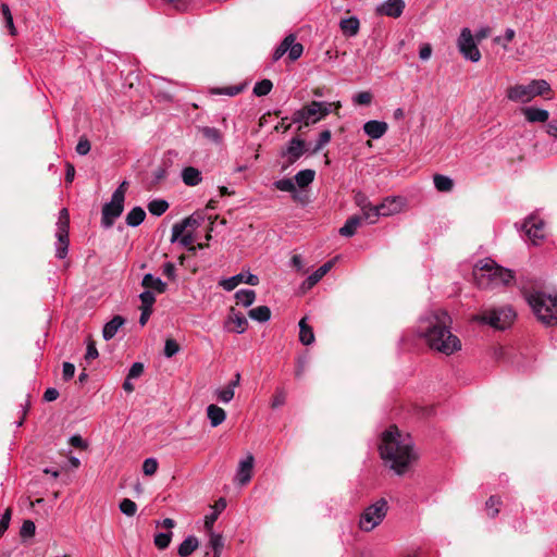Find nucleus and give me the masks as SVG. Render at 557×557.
Masks as SVG:
<instances>
[{
  "instance_id": "nucleus-1",
  "label": "nucleus",
  "mask_w": 557,
  "mask_h": 557,
  "mask_svg": "<svg viewBox=\"0 0 557 557\" xmlns=\"http://www.w3.org/2000/svg\"><path fill=\"white\" fill-rule=\"evenodd\" d=\"M450 324L451 319L446 311H432L419 319L417 333L431 349L449 356L461 349V342L451 333Z\"/></svg>"
},
{
  "instance_id": "nucleus-2",
  "label": "nucleus",
  "mask_w": 557,
  "mask_h": 557,
  "mask_svg": "<svg viewBox=\"0 0 557 557\" xmlns=\"http://www.w3.org/2000/svg\"><path fill=\"white\" fill-rule=\"evenodd\" d=\"M381 458L397 474H403L417 459L413 441L409 434L401 433L396 425L389 426L383 434L380 444Z\"/></svg>"
},
{
  "instance_id": "nucleus-3",
  "label": "nucleus",
  "mask_w": 557,
  "mask_h": 557,
  "mask_svg": "<svg viewBox=\"0 0 557 557\" xmlns=\"http://www.w3.org/2000/svg\"><path fill=\"white\" fill-rule=\"evenodd\" d=\"M473 275L481 288L508 286L515 278L510 270L499 267L491 259L480 260L474 268Z\"/></svg>"
},
{
  "instance_id": "nucleus-4",
  "label": "nucleus",
  "mask_w": 557,
  "mask_h": 557,
  "mask_svg": "<svg viewBox=\"0 0 557 557\" xmlns=\"http://www.w3.org/2000/svg\"><path fill=\"white\" fill-rule=\"evenodd\" d=\"M525 299L543 324L546 326L557 324V295H548L536 290L528 293Z\"/></svg>"
},
{
  "instance_id": "nucleus-5",
  "label": "nucleus",
  "mask_w": 557,
  "mask_h": 557,
  "mask_svg": "<svg viewBox=\"0 0 557 557\" xmlns=\"http://www.w3.org/2000/svg\"><path fill=\"white\" fill-rule=\"evenodd\" d=\"M332 103L325 101H312L310 104L296 110L292 115L293 123L309 126L330 114Z\"/></svg>"
},
{
  "instance_id": "nucleus-6",
  "label": "nucleus",
  "mask_w": 557,
  "mask_h": 557,
  "mask_svg": "<svg viewBox=\"0 0 557 557\" xmlns=\"http://www.w3.org/2000/svg\"><path fill=\"white\" fill-rule=\"evenodd\" d=\"M126 182H123L112 194L110 202L102 207L101 225L110 228L115 220L122 214L125 200Z\"/></svg>"
},
{
  "instance_id": "nucleus-7",
  "label": "nucleus",
  "mask_w": 557,
  "mask_h": 557,
  "mask_svg": "<svg viewBox=\"0 0 557 557\" xmlns=\"http://www.w3.org/2000/svg\"><path fill=\"white\" fill-rule=\"evenodd\" d=\"M516 318V312L510 307H500L486 310L475 317V320L488 324L497 330H506Z\"/></svg>"
},
{
  "instance_id": "nucleus-8",
  "label": "nucleus",
  "mask_w": 557,
  "mask_h": 557,
  "mask_svg": "<svg viewBox=\"0 0 557 557\" xmlns=\"http://www.w3.org/2000/svg\"><path fill=\"white\" fill-rule=\"evenodd\" d=\"M387 510L388 504L386 499L380 498L363 510L360 516L359 528L364 532L372 531L384 520Z\"/></svg>"
},
{
  "instance_id": "nucleus-9",
  "label": "nucleus",
  "mask_w": 557,
  "mask_h": 557,
  "mask_svg": "<svg viewBox=\"0 0 557 557\" xmlns=\"http://www.w3.org/2000/svg\"><path fill=\"white\" fill-rule=\"evenodd\" d=\"M70 215L67 209L63 208L59 212L57 222V243H55V257L64 259L67 255L70 239H69Z\"/></svg>"
},
{
  "instance_id": "nucleus-10",
  "label": "nucleus",
  "mask_w": 557,
  "mask_h": 557,
  "mask_svg": "<svg viewBox=\"0 0 557 557\" xmlns=\"http://www.w3.org/2000/svg\"><path fill=\"white\" fill-rule=\"evenodd\" d=\"M457 47L461 55L471 62H479L481 52L478 48V41L474 39L470 28L465 27L461 29L457 39Z\"/></svg>"
},
{
  "instance_id": "nucleus-11",
  "label": "nucleus",
  "mask_w": 557,
  "mask_h": 557,
  "mask_svg": "<svg viewBox=\"0 0 557 557\" xmlns=\"http://www.w3.org/2000/svg\"><path fill=\"white\" fill-rule=\"evenodd\" d=\"M302 52H304V46L300 42H296V36L294 34H289L276 47L272 59H273V61H277L285 53H287L288 59L292 62H294L301 57Z\"/></svg>"
},
{
  "instance_id": "nucleus-12",
  "label": "nucleus",
  "mask_w": 557,
  "mask_h": 557,
  "mask_svg": "<svg viewBox=\"0 0 557 557\" xmlns=\"http://www.w3.org/2000/svg\"><path fill=\"white\" fill-rule=\"evenodd\" d=\"M522 230L534 245H537L545 237V223L536 215L527 218L522 224Z\"/></svg>"
},
{
  "instance_id": "nucleus-13",
  "label": "nucleus",
  "mask_w": 557,
  "mask_h": 557,
  "mask_svg": "<svg viewBox=\"0 0 557 557\" xmlns=\"http://www.w3.org/2000/svg\"><path fill=\"white\" fill-rule=\"evenodd\" d=\"M305 152H306L305 140H302L298 137L292 138L289 140L287 147L285 149H283L281 152V157L286 158V165L284 166V169H286L287 166L295 163L298 159H300L304 156Z\"/></svg>"
},
{
  "instance_id": "nucleus-14",
  "label": "nucleus",
  "mask_w": 557,
  "mask_h": 557,
  "mask_svg": "<svg viewBox=\"0 0 557 557\" xmlns=\"http://www.w3.org/2000/svg\"><path fill=\"white\" fill-rule=\"evenodd\" d=\"M534 87L532 82H530L528 85H515L510 87L507 90V97L511 101L517 102H529L534 97H536V94L534 92Z\"/></svg>"
},
{
  "instance_id": "nucleus-15",
  "label": "nucleus",
  "mask_w": 557,
  "mask_h": 557,
  "mask_svg": "<svg viewBox=\"0 0 557 557\" xmlns=\"http://www.w3.org/2000/svg\"><path fill=\"white\" fill-rule=\"evenodd\" d=\"M394 210L387 208L386 203L383 202L379 206H362V218L363 222H368L369 224H373L377 221L379 216H386L393 214Z\"/></svg>"
},
{
  "instance_id": "nucleus-16",
  "label": "nucleus",
  "mask_w": 557,
  "mask_h": 557,
  "mask_svg": "<svg viewBox=\"0 0 557 557\" xmlns=\"http://www.w3.org/2000/svg\"><path fill=\"white\" fill-rule=\"evenodd\" d=\"M245 283L251 286L259 284V277L255 274L238 273L221 281L220 285L227 292L235 289L239 284Z\"/></svg>"
},
{
  "instance_id": "nucleus-17",
  "label": "nucleus",
  "mask_w": 557,
  "mask_h": 557,
  "mask_svg": "<svg viewBox=\"0 0 557 557\" xmlns=\"http://www.w3.org/2000/svg\"><path fill=\"white\" fill-rule=\"evenodd\" d=\"M255 458L251 454L247 455V457L239 461L238 468L235 475V481L240 485H246L252 476Z\"/></svg>"
},
{
  "instance_id": "nucleus-18",
  "label": "nucleus",
  "mask_w": 557,
  "mask_h": 557,
  "mask_svg": "<svg viewBox=\"0 0 557 557\" xmlns=\"http://www.w3.org/2000/svg\"><path fill=\"white\" fill-rule=\"evenodd\" d=\"M405 5L404 0H386L376 8V12L380 15L397 18L403 14Z\"/></svg>"
},
{
  "instance_id": "nucleus-19",
  "label": "nucleus",
  "mask_w": 557,
  "mask_h": 557,
  "mask_svg": "<svg viewBox=\"0 0 557 557\" xmlns=\"http://www.w3.org/2000/svg\"><path fill=\"white\" fill-rule=\"evenodd\" d=\"M388 125L384 121L370 120L364 123L363 132L372 139H379L385 135Z\"/></svg>"
},
{
  "instance_id": "nucleus-20",
  "label": "nucleus",
  "mask_w": 557,
  "mask_h": 557,
  "mask_svg": "<svg viewBox=\"0 0 557 557\" xmlns=\"http://www.w3.org/2000/svg\"><path fill=\"white\" fill-rule=\"evenodd\" d=\"M200 225V220L190 215L188 218L183 219L181 222L175 223L172 226V236L171 243H175L180 236L185 232L187 227H198Z\"/></svg>"
},
{
  "instance_id": "nucleus-21",
  "label": "nucleus",
  "mask_w": 557,
  "mask_h": 557,
  "mask_svg": "<svg viewBox=\"0 0 557 557\" xmlns=\"http://www.w3.org/2000/svg\"><path fill=\"white\" fill-rule=\"evenodd\" d=\"M522 113L530 123H544L549 117V112L547 110L535 107L523 108Z\"/></svg>"
},
{
  "instance_id": "nucleus-22",
  "label": "nucleus",
  "mask_w": 557,
  "mask_h": 557,
  "mask_svg": "<svg viewBox=\"0 0 557 557\" xmlns=\"http://www.w3.org/2000/svg\"><path fill=\"white\" fill-rule=\"evenodd\" d=\"M125 323V319L121 315H114L109 322H107L102 330V336L106 341L113 338L119 329Z\"/></svg>"
},
{
  "instance_id": "nucleus-23",
  "label": "nucleus",
  "mask_w": 557,
  "mask_h": 557,
  "mask_svg": "<svg viewBox=\"0 0 557 557\" xmlns=\"http://www.w3.org/2000/svg\"><path fill=\"white\" fill-rule=\"evenodd\" d=\"M207 417L212 428H216L222 424L226 419V412L218 405H209L207 407Z\"/></svg>"
},
{
  "instance_id": "nucleus-24",
  "label": "nucleus",
  "mask_w": 557,
  "mask_h": 557,
  "mask_svg": "<svg viewBox=\"0 0 557 557\" xmlns=\"http://www.w3.org/2000/svg\"><path fill=\"white\" fill-rule=\"evenodd\" d=\"M141 285L148 290H156L159 294H162L166 290V284L157 276H153L150 273L144 275Z\"/></svg>"
},
{
  "instance_id": "nucleus-25",
  "label": "nucleus",
  "mask_w": 557,
  "mask_h": 557,
  "mask_svg": "<svg viewBox=\"0 0 557 557\" xmlns=\"http://www.w3.org/2000/svg\"><path fill=\"white\" fill-rule=\"evenodd\" d=\"M197 129L205 139L214 145H221L223 143V134L219 128L211 126H197Z\"/></svg>"
},
{
  "instance_id": "nucleus-26",
  "label": "nucleus",
  "mask_w": 557,
  "mask_h": 557,
  "mask_svg": "<svg viewBox=\"0 0 557 557\" xmlns=\"http://www.w3.org/2000/svg\"><path fill=\"white\" fill-rule=\"evenodd\" d=\"M339 28L344 35H346L348 37H354L359 32L360 22H359L358 17H356V16L343 18L339 22Z\"/></svg>"
},
{
  "instance_id": "nucleus-27",
  "label": "nucleus",
  "mask_w": 557,
  "mask_h": 557,
  "mask_svg": "<svg viewBox=\"0 0 557 557\" xmlns=\"http://www.w3.org/2000/svg\"><path fill=\"white\" fill-rule=\"evenodd\" d=\"M182 180L187 186H197L202 181L201 172L194 166H187L182 171Z\"/></svg>"
},
{
  "instance_id": "nucleus-28",
  "label": "nucleus",
  "mask_w": 557,
  "mask_h": 557,
  "mask_svg": "<svg viewBox=\"0 0 557 557\" xmlns=\"http://www.w3.org/2000/svg\"><path fill=\"white\" fill-rule=\"evenodd\" d=\"M363 223L362 218L359 215H352L347 219L345 224L339 228V234L345 237H351L355 235L357 228Z\"/></svg>"
},
{
  "instance_id": "nucleus-29",
  "label": "nucleus",
  "mask_w": 557,
  "mask_h": 557,
  "mask_svg": "<svg viewBox=\"0 0 557 557\" xmlns=\"http://www.w3.org/2000/svg\"><path fill=\"white\" fill-rule=\"evenodd\" d=\"M334 264L335 259H332L318 268L311 275L308 276V286L312 287L315 285L324 275H326V273L333 268Z\"/></svg>"
},
{
  "instance_id": "nucleus-30",
  "label": "nucleus",
  "mask_w": 557,
  "mask_h": 557,
  "mask_svg": "<svg viewBox=\"0 0 557 557\" xmlns=\"http://www.w3.org/2000/svg\"><path fill=\"white\" fill-rule=\"evenodd\" d=\"M299 341L302 345H311L314 342V334L312 327L307 324L306 318L299 321Z\"/></svg>"
},
{
  "instance_id": "nucleus-31",
  "label": "nucleus",
  "mask_w": 557,
  "mask_h": 557,
  "mask_svg": "<svg viewBox=\"0 0 557 557\" xmlns=\"http://www.w3.org/2000/svg\"><path fill=\"white\" fill-rule=\"evenodd\" d=\"M198 544V539L189 535L180 544L177 553L181 557H187L197 549Z\"/></svg>"
},
{
  "instance_id": "nucleus-32",
  "label": "nucleus",
  "mask_w": 557,
  "mask_h": 557,
  "mask_svg": "<svg viewBox=\"0 0 557 557\" xmlns=\"http://www.w3.org/2000/svg\"><path fill=\"white\" fill-rule=\"evenodd\" d=\"M146 218V212L141 207H134L126 215V224L131 227L139 226Z\"/></svg>"
},
{
  "instance_id": "nucleus-33",
  "label": "nucleus",
  "mask_w": 557,
  "mask_h": 557,
  "mask_svg": "<svg viewBox=\"0 0 557 557\" xmlns=\"http://www.w3.org/2000/svg\"><path fill=\"white\" fill-rule=\"evenodd\" d=\"M434 186L438 191L448 193L454 187V181L442 174H435L433 177Z\"/></svg>"
},
{
  "instance_id": "nucleus-34",
  "label": "nucleus",
  "mask_w": 557,
  "mask_h": 557,
  "mask_svg": "<svg viewBox=\"0 0 557 557\" xmlns=\"http://www.w3.org/2000/svg\"><path fill=\"white\" fill-rule=\"evenodd\" d=\"M248 315L258 322H267L271 318V310L268 306H259L250 309Z\"/></svg>"
},
{
  "instance_id": "nucleus-35",
  "label": "nucleus",
  "mask_w": 557,
  "mask_h": 557,
  "mask_svg": "<svg viewBox=\"0 0 557 557\" xmlns=\"http://www.w3.org/2000/svg\"><path fill=\"white\" fill-rule=\"evenodd\" d=\"M315 176V172L310 169L301 170L295 175L296 184L300 187H307L310 185Z\"/></svg>"
},
{
  "instance_id": "nucleus-36",
  "label": "nucleus",
  "mask_w": 557,
  "mask_h": 557,
  "mask_svg": "<svg viewBox=\"0 0 557 557\" xmlns=\"http://www.w3.org/2000/svg\"><path fill=\"white\" fill-rule=\"evenodd\" d=\"M235 298L237 304L249 307L256 299V293L252 289H239L236 292Z\"/></svg>"
},
{
  "instance_id": "nucleus-37",
  "label": "nucleus",
  "mask_w": 557,
  "mask_h": 557,
  "mask_svg": "<svg viewBox=\"0 0 557 557\" xmlns=\"http://www.w3.org/2000/svg\"><path fill=\"white\" fill-rule=\"evenodd\" d=\"M230 322L234 324L233 331L237 334H242L246 331L248 321L242 313H235L232 310V315H230Z\"/></svg>"
},
{
  "instance_id": "nucleus-38",
  "label": "nucleus",
  "mask_w": 557,
  "mask_h": 557,
  "mask_svg": "<svg viewBox=\"0 0 557 557\" xmlns=\"http://www.w3.org/2000/svg\"><path fill=\"white\" fill-rule=\"evenodd\" d=\"M169 208V203L163 199H154L148 203V210L152 215L160 216Z\"/></svg>"
},
{
  "instance_id": "nucleus-39",
  "label": "nucleus",
  "mask_w": 557,
  "mask_h": 557,
  "mask_svg": "<svg viewBox=\"0 0 557 557\" xmlns=\"http://www.w3.org/2000/svg\"><path fill=\"white\" fill-rule=\"evenodd\" d=\"M209 546L214 555H221L224 547V539L221 534L210 532Z\"/></svg>"
},
{
  "instance_id": "nucleus-40",
  "label": "nucleus",
  "mask_w": 557,
  "mask_h": 557,
  "mask_svg": "<svg viewBox=\"0 0 557 557\" xmlns=\"http://www.w3.org/2000/svg\"><path fill=\"white\" fill-rule=\"evenodd\" d=\"M272 88H273L272 82L268 78H264L255 84L252 92L257 97H262V96H267L268 94H270Z\"/></svg>"
},
{
  "instance_id": "nucleus-41",
  "label": "nucleus",
  "mask_w": 557,
  "mask_h": 557,
  "mask_svg": "<svg viewBox=\"0 0 557 557\" xmlns=\"http://www.w3.org/2000/svg\"><path fill=\"white\" fill-rule=\"evenodd\" d=\"M172 535H173L172 532H160V533L156 534L154 540H153L154 545L159 549L168 548L171 543Z\"/></svg>"
},
{
  "instance_id": "nucleus-42",
  "label": "nucleus",
  "mask_w": 557,
  "mask_h": 557,
  "mask_svg": "<svg viewBox=\"0 0 557 557\" xmlns=\"http://www.w3.org/2000/svg\"><path fill=\"white\" fill-rule=\"evenodd\" d=\"M119 507L120 510L127 517H133L137 511V505L129 498L122 499Z\"/></svg>"
},
{
  "instance_id": "nucleus-43",
  "label": "nucleus",
  "mask_w": 557,
  "mask_h": 557,
  "mask_svg": "<svg viewBox=\"0 0 557 557\" xmlns=\"http://www.w3.org/2000/svg\"><path fill=\"white\" fill-rule=\"evenodd\" d=\"M1 13L4 18L5 26L9 28L11 35H15V27L13 23V17L10 11V8L8 4L2 3L1 4Z\"/></svg>"
},
{
  "instance_id": "nucleus-44",
  "label": "nucleus",
  "mask_w": 557,
  "mask_h": 557,
  "mask_svg": "<svg viewBox=\"0 0 557 557\" xmlns=\"http://www.w3.org/2000/svg\"><path fill=\"white\" fill-rule=\"evenodd\" d=\"M274 186L276 189L287 193H295L296 186L290 178H282L274 182Z\"/></svg>"
},
{
  "instance_id": "nucleus-45",
  "label": "nucleus",
  "mask_w": 557,
  "mask_h": 557,
  "mask_svg": "<svg viewBox=\"0 0 557 557\" xmlns=\"http://www.w3.org/2000/svg\"><path fill=\"white\" fill-rule=\"evenodd\" d=\"M178 351H180V345L177 344V342L173 338H168L165 341L164 350H163L164 356L166 358H172Z\"/></svg>"
},
{
  "instance_id": "nucleus-46",
  "label": "nucleus",
  "mask_w": 557,
  "mask_h": 557,
  "mask_svg": "<svg viewBox=\"0 0 557 557\" xmlns=\"http://www.w3.org/2000/svg\"><path fill=\"white\" fill-rule=\"evenodd\" d=\"M534 87L536 96L546 95L550 91V85L545 79H533L531 81Z\"/></svg>"
},
{
  "instance_id": "nucleus-47",
  "label": "nucleus",
  "mask_w": 557,
  "mask_h": 557,
  "mask_svg": "<svg viewBox=\"0 0 557 557\" xmlns=\"http://www.w3.org/2000/svg\"><path fill=\"white\" fill-rule=\"evenodd\" d=\"M139 299L141 301V306L140 307H143V308L152 309V306L156 302L154 294L152 293V290H148V289L144 290L139 295Z\"/></svg>"
},
{
  "instance_id": "nucleus-48",
  "label": "nucleus",
  "mask_w": 557,
  "mask_h": 557,
  "mask_svg": "<svg viewBox=\"0 0 557 557\" xmlns=\"http://www.w3.org/2000/svg\"><path fill=\"white\" fill-rule=\"evenodd\" d=\"M331 137H332L331 131L325 129V131L321 132L312 152L315 153L319 150H321L325 145H327L330 143Z\"/></svg>"
},
{
  "instance_id": "nucleus-49",
  "label": "nucleus",
  "mask_w": 557,
  "mask_h": 557,
  "mask_svg": "<svg viewBox=\"0 0 557 557\" xmlns=\"http://www.w3.org/2000/svg\"><path fill=\"white\" fill-rule=\"evenodd\" d=\"M218 400L227 404L234 398V389L228 385L223 389H216L215 392Z\"/></svg>"
},
{
  "instance_id": "nucleus-50",
  "label": "nucleus",
  "mask_w": 557,
  "mask_h": 557,
  "mask_svg": "<svg viewBox=\"0 0 557 557\" xmlns=\"http://www.w3.org/2000/svg\"><path fill=\"white\" fill-rule=\"evenodd\" d=\"M158 470V461L156 458H147L143 463V472L145 475H153Z\"/></svg>"
},
{
  "instance_id": "nucleus-51",
  "label": "nucleus",
  "mask_w": 557,
  "mask_h": 557,
  "mask_svg": "<svg viewBox=\"0 0 557 557\" xmlns=\"http://www.w3.org/2000/svg\"><path fill=\"white\" fill-rule=\"evenodd\" d=\"M286 401V392L283 388H277L275 391V394L272 398L271 407L272 408H278L283 406Z\"/></svg>"
},
{
  "instance_id": "nucleus-52",
  "label": "nucleus",
  "mask_w": 557,
  "mask_h": 557,
  "mask_svg": "<svg viewBox=\"0 0 557 557\" xmlns=\"http://www.w3.org/2000/svg\"><path fill=\"white\" fill-rule=\"evenodd\" d=\"M35 523L32 520H25L21 527L20 534L22 537H30L35 534Z\"/></svg>"
},
{
  "instance_id": "nucleus-53",
  "label": "nucleus",
  "mask_w": 557,
  "mask_h": 557,
  "mask_svg": "<svg viewBox=\"0 0 557 557\" xmlns=\"http://www.w3.org/2000/svg\"><path fill=\"white\" fill-rule=\"evenodd\" d=\"M176 242H180V244L183 247L188 248L189 251H191V252L196 251V246H193L194 236L191 233L182 234Z\"/></svg>"
},
{
  "instance_id": "nucleus-54",
  "label": "nucleus",
  "mask_w": 557,
  "mask_h": 557,
  "mask_svg": "<svg viewBox=\"0 0 557 557\" xmlns=\"http://www.w3.org/2000/svg\"><path fill=\"white\" fill-rule=\"evenodd\" d=\"M372 101V95L369 91H360L354 97V102L359 106H368Z\"/></svg>"
},
{
  "instance_id": "nucleus-55",
  "label": "nucleus",
  "mask_w": 557,
  "mask_h": 557,
  "mask_svg": "<svg viewBox=\"0 0 557 557\" xmlns=\"http://www.w3.org/2000/svg\"><path fill=\"white\" fill-rule=\"evenodd\" d=\"M500 499L496 496H491L486 503H485V506L486 508L490 510V509H493V511L490 513V516L492 518L496 517L497 513L499 512V509H498V506L500 505Z\"/></svg>"
},
{
  "instance_id": "nucleus-56",
  "label": "nucleus",
  "mask_w": 557,
  "mask_h": 557,
  "mask_svg": "<svg viewBox=\"0 0 557 557\" xmlns=\"http://www.w3.org/2000/svg\"><path fill=\"white\" fill-rule=\"evenodd\" d=\"M242 89L243 88L240 86H230L225 88H216L212 92L216 95H226L233 97L238 95L242 91Z\"/></svg>"
},
{
  "instance_id": "nucleus-57",
  "label": "nucleus",
  "mask_w": 557,
  "mask_h": 557,
  "mask_svg": "<svg viewBox=\"0 0 557 557\" xmlns=\"http://www.w3.org/2000/svg\"><path fill=\"white\" fill-rule=\"evenodd\" d=\"M90 151V143L86 137L79 138L76 145V152L81 156H85Z\"/></svg>"
},
{
  "instance_id": "nucleus-58",
  "label": "nucleus",
  "mask_w": 557,
  "mask_h": 557,
  "mask_svg": "<svg viewBox=\"0 0 557 557\" xmlns=\"http://www.w3.org/2000/svg\"><path fill=\"white\" fill-rule=\"evenodd\" d=\"M144 373V364L141 362H134L128 370V379H137Z\"/></svg>"
},
{
  "instance_id": "nucleus-59",
  "label": "nucleus",
  "mask_w": 557,
  "mask_h": 557,
  "mask_svg": "<svg viewBox=\"0 0 557 557\" xmlns=\"http://www.w3.org/2000/svg\"><path fill=\"white\" fill-rule=\"evenodd\" d=\"M11 521V509L8 508L0 519V536L8 530Z\"/></svg>"
},
{
  "instance_id": "nucleus-60",
  "label": "nucleus",
  "mask_w": 557,
  "mask_h": 557,
  "mask_svg": "<svg viewBox=\"0 0 557 557\" xmlns=\"http://www.w3.org/2000/svg\"><path fill=\"white\" fill-rule=\"evenodd\" d=\"M98 356H99V354L96 348L95 342L89 339L87 343V350H86L85 359L87 361H89V360L96 359Z\"/></svg>"
},
{
  "instance_id": "nucleus-61",
  "label": "nucleus",
  "mask_w": 557,
  "mask_h": 557,
  "mask_svg": "<svg viewBox=\"0 0 557 557\" xmlns=\"http://www.w3.org/2000/svg\"><path fill=\"white\" fill-rule=\"evenodd\" d=\"M63 380L70 381L75 374V366L71 362H64L62 369Z\"/></svg>"
},
{
  "instance_id": "nucleus-62",
  "label": "nucleus",
  "mask_w": 557,
  "mask_h": 557,
  "mask_svg": "<svg viewBox=\"0 0 557 557\" xmlns=\"http://www.w3.org/2000/svg\"><path fill=\"white\" fill-rule=\"evenodd\" d=\"M163 274L169 278V280H175V276H176V268L174 265V263L172 262H166L163 264Z\"/></svg>"
},
{
  "instance_id": "nucleus-63",
  "label": "nucleus",
  "mask_w": 557,
  "mask_h": 557,
  "mask_svg": "<svg viewBox=\"0 0 557 557\" xmlns=\"http://www.w3.org/2000/svg\"><path fill=\"white\" fill-rule=\"evenodd\" d=\"M219 517V511H214L205 518V528L207 531L212 532V527Z\"/></svg>"
},
{
  "instance_id": "nucleus-64",
  "label": "nucleus",
  "mask_w": 557,
  "mask_h": 557,
  "mask_svg": "<svg viewBox=\"0 0 557 557\" xmlns=\"http://www.w3.org/2000/svg\"><path fill=\"white\" fill-rule=\"evenodd\" d=\"M546 127H547V129H546L547 134L552 137L557 138V120H553V121L548 122Z\"/></svg>"
}]
</instances>
